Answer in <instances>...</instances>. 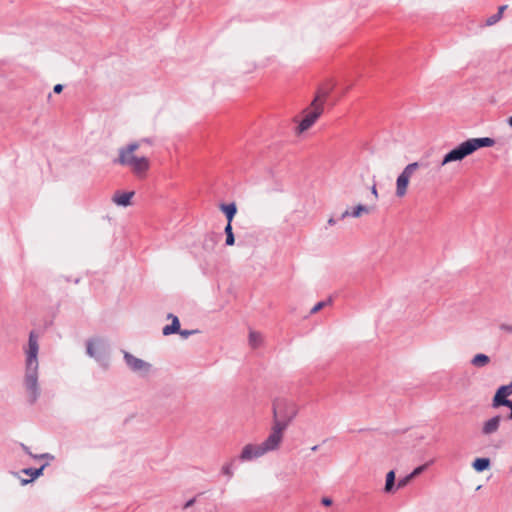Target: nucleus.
I'll return each mask as SVG.
<instances>
[{
  "mask_svg": "<svg viewBox=\"0 0 512 512\" xmlns=\"http://www.w3.org/2000/svg\"><path fill=\"white\" fill-rule=\"evenodd\" d=\"M39 336L35 331H31L28 337V343L23 347L24 352V374L23 387L25 389L29 403L34 404L41 395L39 383Z\"/></svg>",
  "mask_w": 512,
  "mask_h": 512,
  "instance_id": "1",
  "label": "nucleus"
},
{
  "mask_svg": "<svg viewBox=\"0 0 512 512\" xmlns=\"http://www.w3.org/2000/svg\"><path fill=\"white\" fill-rule=\"evenodd\" d=\"M299 412L298 404L288 398L279 397L273 400V424L270 430L275 437L283 442L284 432Z\"/></svg>",
  "mask_w": 512,
  "mask_h": 512,
  "instance_id": "2",
  "label": "nucleus"
},
{
  "mask_svg": "<svg viewBox=\"0 0 512 512\" xmlns=\"http://www.w3.org/2000/svg\"><path fill=\"white\" fill-rule=\"evenodd\" d=\"M141 143L151 144V141L143 139L121 147L118 152V158L115 160V163L128 167L138 177L144 176L150 168V161L147 157L135 154Z\"/></svg>",
  "mask_w": 512,
  "mask_h": 512,
  "instance_id": "3",
  "label": "nucleus"
},
{
  "mask_svg": "<svg viewBox=\"0 0 512 512\" xmlns=\"http://www.w3.org/2000/svg\"><path fill=\"white\" fill-rule=\"evenodd\" d=\"M494 144H495L494 139L489 138V137L470 138V139L460 143L458 146H456L451 151H449L447 154H445L440 163V166L441 167L445 166L451 162L462 161L464 158L473 154L478 149L483 148V147H491Z\"/></svg>",
  "mask_w": 512,
  "mask_h": 512,
  "instance_id": "4",
  "label": "nucleus"
},
{
  "mask_svg": "<svg viewBox=\"0 0 512 512\" xmlns=\"http://www.w3.org/2000/svg\"><path fill=\"white\" fill-rule=\"evenodd\" d=\"M282 441L269 433L267 438L261 443H248L243 446L239 460L242 462H250L263 457L264 455L279 450Z\"/></svg>",
  "mask_w": 512,
  "mask_h": 512,
  "instance_id": "5",
  "label": "nucleus"
},
{
  "mask_svg": "<svg viewBox=\"0 0 512 512\" xmlns=\"http://www.w3.org/2000/svg\"><path fill=\"white\" fill-rule=\"evenodd\" d=\"M323 113V100L320 101L319 97H316L310 107L305 110V116L298 126V132L303 133L308 130Z\"/></svg>",
  "mask_w": 512,
  "mask_h": 512,
  "instance_id": "6",
  "label": "nucleus"
},
{
  "mask_svg": "<svg viewBox=\"0 0 512 512\" xmlns=\"http://www.w3.org/2000/svg\"><path fill=\"white\" fill-rule=\"evenodd\" d=\"M419 166L420 165L418 162L410 163L399 174V176L396 179V196L397 197L402 198L406 195L410 178L413 176V174L416 172V170L419 168Z\"/></svg>",
  "mask_w": 512,
  "mask_h": 512,
  "instance_id": "7",
  "label": "nucleus"
},
{
  "mask_svg": "<svg viewBox=\"0 0 512 512\" xmlns=\"http://www.w3.org/2000/svg\"><path fill=\"white\" fill-rule=\"evenodd\" d=\"M124 359L128 367L134 372H148L151 365L132 354L125 352Z\"/></svg>",
  "mask_w": 512,
  "mask_h": 512,
  "instance_id": "8",
  "label": "nucleus"
},
{
  "mask_svg": "<svg viewBox=\"0 0 512 512\" xmlns=\"http://www.w3.org/2000/svg\"><path fill=\"white\" fill-rule=\"evenodd\" d=\"M510 395H512V382L508 385H503L498 388L494 395L492 406L494 408L502 406L503 402L509 401L507 397Z\"/></svg>",
  "mask_w": 512,
  "mask_h": 512,
  "instance_id": "9",
  "label": "nucleus"
},
{
  "mask_svg": "<svg viewBox=\"0 0 512 512\" xmlns=\"http://www.w3.org/2000/svg\"><path fill=\"white\" fill-rule=\"evenodd\" d=\"M106 350V346L104 342L100 339L89 340L87 341V354L95 358L96 360L100 359V355L104 353Z\"/></svg>",
  "mask_w": 512,
  "mask_h": 512,
  "instance_id": "10",
  "label": "nucleus"
},
{
  "mask_svg": "<svg viewBox=\"0 0 512 512\" xmlns=\"http://www.w3.org/2000/svg\"><path fill=\"white\" fill-rule=\"evenodd\" d=\"M501 416L496 415L494 417H491L490 419L486 420L483 425L481 432L485 436H490L494 433H496L499 430L500 423H501Z\"/></svg>",
  "mask_w": 512,
  "mask_h": 512,
  "instance_id": "11",
  "label": "nucleus"
},
{
  "mask_svg": "<svg viewBox=\"0 0 512 512\" xmlns=\"http://www.w3.org/2000/svg\"><path fill=\"white\" fill-rule=\"evenodd\" d=\"M371 212V208L366 206V205H363V204H358L357 206H355L354 208H352L351 210L349 209H346L340 216V219H345L347 217H353V218H360L361 216L365 215V214H369Z\"/></svg>",
  "mask_w": 512,
  "mask_h": 512,
  "instance_id": "12",
  "label": "nucleus"
},
{
  "mask_svg": "<svg viewBox=\"0 0 512 512\" xmlns=\"http://www.w3.org/2000/svg\"><path fill=\"white\" fill-rule=\"evenodd\" d=\"M134 196V192H116L113 197L112 201L117 206L121 207H127L131 205V199Z\"/></svg>",
  "mask_w": 512,
  "mask_h": 512,
  "instance_id": "13",
  "label": "nucleus"
},
{
  "mask_svg": "<svg viewBox=\"0 0 512 512\" xmlns=\"http://www.w3.org/2000/svg\"><path fill=\"white\" fill-rule=\"evenodd\" d=\"M167 318L168 319H171V324L170 325H166L163 330H162V333L163 335L165 336H168V335H171V334H174V333H178L179 330H180V322H179V319L177 316L169 313L167 315Z\"/></svg>",
  "mask_w": 512,
  "mask_h": 512,
  "instance_id": "14",
  "label": "nucleus"
},
{
  "mask_svg": "<svg viewBox=\"0 0 512 512\" xmlns=\"http://www.w3.org/2000/svg\"><path fill=\"white\" fill-rule=\"evenodd\" d=\"M221 211L226 215L227 223L231 224L232 220L237 212L235 203L222 204L220 206Z\"/></svg>",
  "mask_w": 512,
  "mask_h": 512,
  "instance_id": "15",
  "label": "nucleus"
},
{
  "mask_svg": "<svg viewBox=\"0 0 512 512\" xmlns=\"http://www.w3.org/2000/svg\"><path fill=\"white\" fill-rule=\"evenodd\" d=\"M490 466V459L489 458H476L473 463H472V467L477 471V472H482L486 469H488Z\"/></svg>",
  "mask_w": 512,
  "mask_h": 512,
  "instance_id": "16",
  "label": "nucleus"
},
{
  "mask_svg": "<svg viewBox=\"0 0 512 512\" xmlns=\"http://www.w3.org/2000/svg\"><path fill=\"white\" fill-rule=\"evenodd\" d=\"M248 341H249V345L252 348H257V347H259L262 344L263 337H262V335L259 332L251 330L250 333H249Z\"/></svg>",
  "mask_w": 512,
  "mask_h": 512,
  "instance_id": "17",
  "label": "nucleus"
},
{
  "mask_svg": "<svg viewBox=\"0 0 512 512\" xmlns=\"http://www.w3.org/2000/svg\"><path fill=\"white\" fill-rule=\"evenodd\" d=\"M490 362V358L485 354H476L471 359V364L475 367H484Z\"/></svg>",
  "mask_w": 512,
  "mask_h": 512,
  "instance_id": "18",
  "label": "nucleus"
},
{
  "mask_svg": "<svg viewBox=\"0 0 512 512\" xmlns=\"http://www.w3.org/2000/svg\"><path fill=\"white\" fill-rule=\"evenodd\" d=\"M394 484H395V472L392 470V471H389L386 475V483H385V492L387 493H390L393 491L394 489Z\"/></svg>",
  "mask_w": 512,
  "mask_h": 512,
  "instance_id": "19",
  "label": "nucleus"
},
{
  "mask_svg": "<svg viewBox=\"0 0 512 512\" xmlns=\"http://www.w3.org/2000/svg\"><path fill=\"white\" fill-rule=\"evenodd\" d=\"M221 473L225 475L228 479H231L234 476V461L231 460L221 467Z\"/></svg>",
  "mask_w": 512,
  "mask_h": 512,
  "instance_id": "20",
  "label": "nucleus"
},
{
  "mask_svg": "<svg viewBox=\"0 0 512 512\" xmlns=\"http://www.w3.org/2000/svg\"><path fill=\"white\" fill-rule=\"evenodd\" d=\"M225 234H226V245L232 246L235 243L234 234L232 231V225L227 223L225 227Z\"/></svg>",
  "mask_w": 512,
  "mask_h": 512,
  "instance_id": "21",
  "label": "nucleus"
},
{
  "mask_svg": "<svg viewBox=\"0 0 512 512\" xmlns=\"http://www.w3.org/2000/svg\"><path fill=\"white\" fill-rule=\"evenodd\" d=\"M45 467H46V465H43V466H41L38 469L26 468V469L23 470V472L26 475L31 476L32 479H35V478L39 477L42 474V472H43Z\"/></svg>",
  "mask_w": 512,
  "mask_h": 512,
  "instance_id": "22",
  "label": "nucleus"
},
{
  "mask_svg": "<svg viewBox=\"0 0 512 512\" xmlns=\"http://www.w3.org/2000/svg\"><path fill=\"white\" fill-rule=\"evenodd\" d=\"M431 463H433V461H430L426 464H423L421 466H418L417 468H415L410 474H409V478H414L418 475H420L427 467L428 465H430Z\"/></svg>",
  "mask_w": 512,
  "mask_h": 512,
  "instance_id": "23",
  "label": "nucleus"
},
{
  "mask_svg": "<svg viewBox=\"0 0 512 512\" xmlns=\"http://www.w3.org/2000/svg\"><path fill=\"white\" fill-rule=\"evenodd\" d=\"M23 449L33 458H40V459H47V460H53L54 456L49 453H44L41 455H33L31 452L28 451V448L24 445H22Z\"/></svg>",
  "mask_w": 512,
  "mask_h": 512,
  "instance_id": "24",
  "label": "nucleus"
},
{
  "mask_svg": "<svg viewBox=\"0 0 512 512\" xmlns=\"http://www.w3.org/2000/svg\"><path fill=\"white\" fill-rule=\"evenodd\" d=\"M331 303V300H327V301H320L318 302L312 309H311V313L312 314H315L317 313L318 311H320L321 309H323L324 307H326L327 305H329Z\"/></svg>",
  "mask_w": 512,
  "mask_h": 512,
  "instance_id": "25",
  "label": "nucleus"
},
{
  "mask_svg": "<svg viewBox=\"0 0 512 512\" xmlns=\"http://www.w3.org/2000/svg\"><path fill=\"white\" fill-rule=\"evenodd\" d=\"M502 17H500L499 14H493L492 16H490L489 18H487L486 20V24L488 26H491V25H494L496 24Z\"/></svg>",
  "mask_w": 512,
  "mask_h": 512,
  "instance_id": "26",
  "label": "nucleus"
},
{
  "mask_svg": "<svg viewBox=\"0 0 512 512\" xmlns=\"http://www.w3.org/2000/svg\"><path fill=\"white\" fill-rule=\"evenodd\" d=\"M500 330L512 334V324L503 323L499 326Z\"/></svg>",
  "mask_w": 512,
  "mask_h": 512,
  "instance_id": "27",
  "label": "nucleus"
},
{
  "mask_svg": "<svg viewBox=\"0 0 512 512\" xmlns=\"http://www.w3.org/2000/svg\"><path fill=\"white\" fill-rule=\"evenodd\" d=\"M412 478H409V475L406 476L405 478L403 479H400L397 483V488H403L404 486L407 485V483L411 480Z\"/></svg>",
  "mask_w": 512,
  "mask_h": 512,
  "instance_id": "28",
  "label": "nucleus"
},
{
  "mask_svg": "<svg viewBox=\"0 0 512 512\" xmlns=\"http://www.w3.org/2000/svg\"><path fill=\"white\" fill-rule=\"evenodd\" d=\"M183 338H188L190 335L194 334L193 330H179L178 332Z\"/></svg>",
  "mask_w": 512,
  "mask_h": 512,
  "instance_id": "29",
  "label": "nucleus"
},
{
  "mask_svg": "<svg viewBox=\"0 0 512 512\" xmlns=\"http://www.w3.org/2000/svg\"><path fill=\"white\" fill-rule=\"evenodd\" d=\"M502 406H506V407H508L511 410V413L509 415V419L512 420V401L509 400L507 402H503Z\"/></svg>",
  "mask_w": 512,
  "mask_h": 512,
  "instance_id": "30",
  "label": "nucleus"
},
{
  "mask_svg": "<svg viewBox=\"0 0 512 512\" xmlns=\"http://www.w3.org/2000/svg\"><path fill=\"white\" fill-rule=\"evenodd\" d=\"M195 503V498H192L190 500H188L185 504H184V509H187L189 507H191L193 504Z\"/></svg>",
  "mask_w": 512,
  "mask_h": 512,
  "instance_id": "31",
  "label": "nucleus"
},
{
  "mask_svg": "<svg viewBox=\"0 0 512 512\" xmlns=\"http://www.w3.org/2000/svg\"><path fill=\"white\" fill-rule=\"evenodd\" d=\"M62 90H63V85H61V84H57V85H55V86H54V88H53V91H54L55 93H60Z\"/></svg>",
  "mask_w": 512,
  "mask_h": 512,
  "instance_id": "32",
  "label": "nucleus"
},
{
  "mask_svg": "<svg viewBox=\"0 0 512 512\" xmlns=\"http://www.w3.org/2000/svg\"><path fill=\"white\" fill-rule=\"evenodd\" d=\"M322 504L325 506H330L332 504V500L330 498H323Z\"/></svg>",
  "mask_w": 512,
  "mask_h": 512,
  "instance_id": "33",
  "label": "nucleus"
},
{
  "mask_svg": "<svg viewBox=\"0 0 512 512\" xmlns=\"http://www.w3.org/2000/svg\"><path fill=\"white\" fill-rule=\"evenodd\" d=\"M371 193L373 194L374 198L377 199L378 198V192H377V189H376V186L373 185L372 188H371Z\"/></svg>",
  "mask_w": 512,
  "mask_h": 512,
  "instance_id": "34",
  "label": "nucleus"
},
{
  "mask_svg": "<svg viewBox=\"0 0 512 512\" xmlns=\"http://www.w3.org/2000/svg\"><path fill=\"white\" fill-rule=\"evenodd\" d=\"M506 8H507V6H506V5L500 6V7H499V9H498L497 14H499V15H500V17H502V14H503V12H504V10H505Z\"/></svg>",
  "mask_w": 512,
  "mask_h": 512,
  "instance_id": "35",
  "label": "nucleus"
},
{
  "mask_svg": "<svg viewBox=\"0 0 512 512\" xmlns=\"http://www.w3.org/2000/svg\"><path fill=\"white\" fill-rule=\"evenodd\" d=\"M327 223H328V225L333 226V225L336 224V220L331 217V218L328 219Z\"/></svg>",
  "mask_w": 512,
  "mask_h": 512,
  "instance_id": "36",
  "label": "nucleus"
},
{
  "mask_svg": "<svg viewBox=\"0 0 512 512\" xmlns=\"http://www.w3.org/2000/svg\"><path fill=\"white\" fill-rule=\"evenodd\" d=\"M508 125L512 128V116L508 119Z\"/></svg>",
  "mask_w": 512,
  "mask_h": 512,
  "instance_id": "37",
  "label": "nucleus"
},
{
  "mask_svg": "<svg viewBox=\"0 0 512 512\" xmlns=\"http://www.w3.org/2000/svg\"><path fill=\"white\" fill-rule=\"evenodd\" d=\"M317 449H318V446H317V445H315V446H313V447L311 448V450H312V451H316Z\"/></svg>",
  "mask_w": 512,
  "mask_h": 512,
  "instance_id": "38",
  "label": "nucleus"
}]
</instances>
